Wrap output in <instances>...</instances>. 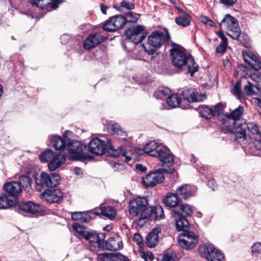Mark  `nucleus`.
<instances>
[{
	"instance_id": "nucleus-1",
	"label": "nucleus",
	"mask_w": 261,
	"mask_h": 261,
	"mask_svg": "<svg viewBox=\"0 0 261 261\" xmlns=\"http://www.w3.org/2000/svg\"><path fill=\"white\" fill-rule=\"evenodd\" d=\"M248 129L249 142L245 147V150L248 153L257 155L258 151L261 150V132L259 130L257 124L253 122L246 123L245 121L238 123L234 129L236 140L242 139L243 141L247 139L246 129Z\"/></svg>"
},
{
	"instance_id": "nucleus-2",
	"label": "nucleus",
	"mask_w": 261,
	"mask_h": 261,
	"mask_svg": "<svg viewBox=\"0 0 261 261\" xmlns=\"http://www.w3.org/2000/svg\"><path fill=\"white\" fill-rule=\"evenodd\" d=\"M170 54L172 57V62L174 66L181 68L184 67L188 69V73L191 76L197 70L198 66L195 64L193 58L190 55H187L182 48L175 45L170 49Z\"/></svg>"
},
{
	"instance_id": "nucleus-3",
	"label": "nucleus",
	"mask_w": 261,
	"mask_h": 261,
	"mask_svg": "<svg viewBox=\"0 0 261 261\" xmlns=\"http://www.w3.org/2000/svg\"><path fill=\"white\" fill-rule=\"evenodd\" d=\"M129 213L139 220L148 219L152 215L151 207L148 206L147 199L144 197H137L129 202Z\"/></svg>"
},
{
	"instance_id": "nucleus-4",
	"label": "nucleus",
	"mask_w": 261,
	"mask_h": 261,
	"mask_svg": "<svg viewBox=\"0 0 261 261\" xmlns=\"http://www.w3.org/2000/svg\"><path fill=\"white\" fill-rule=\"evenodd\" d=\"M170 39V36L167 30L155 31L148 36L147 43L143 44V47L146 53L149 55H153L156 48L168 42Z\"/></svg>"
},
{
	"instance_id": "nucleus-5",
	"label": "nucleus",
	"mask_w": 261,
	"mask_h": 261,
	"mask_svg": "<svg viewBox=\"0 0 261 261\" xmlns=\"http://www.w3.org/2000/svg\"><path fill=\"white\" fill-rule=\"evenodd\" d=\"M221 29L225 30L227 34L234 39L240 36V29L237 20L229 14L225 15L220 23Z\"/></svg>"
},
{
	"instance_id": "nucleus-6",
	"label": "nucleus",
	"mask_w": 261,
	"mask_h": 261,
	"mask_svg": "<svg viewBox=\"0 0 261 261\" xmlns=\"http://www.w3.org/2000/svg\"><path fill=\"white\" fill-rule=\"evenodd\" d=\"M60 179V177L57 173L42 172L36 179V188L38 191H41L44 187H54L59 184Z\"/></svg>"
},
{
	"instance_id": "nucleus-7",
	"label": "nucleus",
	"mask_w": 261,
	"mask_h": 261,
	"mask_svg": "<svg viewBox=\"0 0 261 261\" xmlns=\"http://www.w3.org/2000/svg\"><path fill=\"white\" fill-rule=\"evenodd\" d=\"M173 169H169V171L165 169H160L154 172H151L145 176L142 177V182L147 187H153L159 183L162 182L164 179V172L172 173Z\"/></svg>"
},
{
	"instance_id": "nucleus-8",
	"label": "nucleus",
	"mask_w": 261,
	"mask_h": 261,
	"mask_svg": "<svg viewBox=\"0 0 261 261\" xmlns=\"http://www.w3.org/2000/svg\"><path fill=\"white\" fill-rule=\"evenodd\" d=\"M198 242V237L192 231H184L179 235L178 238L179 246L186 249L194 248Z\"/></svg>"
},
{
	"instance_id": "nucleus-9",
	"label": "nucleus",
	"mask_w": 261,
	"mask_h": 261,
	"mask_svg": "<svg viewBox=\"0 0 261 261\" xmlns=\"http://www.w3.org/2000/svg\"><path fill=\"white\" fill-rule=\"evenodd\" d=\"M126 38L134 43H139L145 37L143 26L137 25L128 29L125 31Z\"/></svg>"
},
{
	"instance_id": "nucleus-10",
	"label": "nucleus",
	"mask_w": 261,
	"mask_h": 261,
	"mask_svg": "<svg viewBox=\"0 0 261 261\" xmlns=\"http://www.w3.org/2000/svg\"><path fill=\"white\" fill-rule=\"evenodd\" d=\"M110 147V143L107 144L105 141L98 138L93 139L88 144L89 151L94 154L101 155Z\"/></svg>"
},
{
	"instance_id": "nucleus-11",
	"label": "nucleus",
	"mask_w": 261,
	"mask_h": 261,
	"mask_svg": "<svg viewBox=\"0 0 261 261\" xmlns=\"http://www.w3.org/2000/svg\"><path fill=\"white\" fill-rule=\"evenodd\" d=\"M125 24L124 18L122 15H117L111 17L103 25V30L109 32H114L122 28Z\"/></svg>"
},
{
	"instance_id": "nucleus-12",
	"label": "nucleus",
	"mask_w": 261,
	"mask_h": 261,
	"mask_svg": "<svg viewBox=\"0 0 261 261\" xmlns=\"http://www.w3.org/2000/svg\"><path fill=\"white\" fill-rule=\"evenodd\" d=\"M68 158L69 160L76 161L83 156V146L77 141H72L67 145Z\"/></svg>"
},
{
	"instance_id": "nucleus-13",
	"label": "nucleus",
	"mask_w": 261,
	"mask_h": 261,
	"mask_svg": "<svg viewBox=\"0 0 261 261\" xmlns=\"http://www.w3.org/2000/svg\"><path fill=\"white\" fill-rule=\"evenodd\" d=\"M244 111V107L240 106L239 107L234 110L229 114L226 116V121H230V123L232 124L230 127H231L234 132L237 125L238 123L243 122V120H240Z\"/></svg>"
},
{
	"instance_id": "nucleus-14",
	"label": "nucleus",
	"mask_w": 261,
	"mask_h": 261,
	"mask_svg": "<svg viewBox=\"0 0 261 261\" xmlns=\"http://www.w3.org/2000/svg\"><path fill=\"white\" fill-rule=\"evenodd\" d=\"M30 3L42 10L50 11L58 7L62 0H30Z\"/></svg>"
},
{
	"instance_id": "nucleus-15",
	"label": "nucleus",
	"mask_w": 261,
	"mask_h": 261,
	"mask_svg": "<svg viewBox=\"0 0 261 261\" xmlns=\"http://www.w3.org/2000/svg\"><path fill=\"white\" fill-rule=\"evenodd\" d=\"M63 197V194L59 189L47 190L41 194V198L48 203H55L60 201Z\"/></svg>"
},
{
	"instance_id": "nucleus-16",
	"label": "nucleus",
	"mask_w": 261,
	"mask_h": 261,
	"mask_svg": "<svg viewBox=\"0 0 261 261\" xmlns=\"http://www.w3.org/2000/svg\"><path fill=\"white\" fill-rule=\"evenodd\" d=\"M154 157H158L161 162L164 164H167L168 165L173 164L174 162L173 155L167 147L162 145V147L158 149Z\"/></svg>"
},
{
	"instance_id": "nucleus-17",
	"label": "nucleus",
	"mask_w": 261,
	"mask_h": 261,
	"mask_svg": "<svg viewBox=\"0 0 261 261\" xmlns=\"http://www.w3.org/2000/svg\"><path fill=\"white\" fill-rule=\"evenodd\" d=\"M172 215L175 221L176 229L178 231H182V232L186 231H189V224L185 217L179 212L174 210L172 211Z\"/></svg>"
},
{
	"instance_id": "nucleus-18",
	"label": "nucleus",
	"mask_w": 261,
	"mask_h": 261,
	"mask_svg": "<svg viewBox=\"0 0 261 261\" xmlns=\"http://www.w3.org/2000/svg\"><path fill=\"white\" fill-rule=\"evenodd\" d=\"M243 59L245 62L255 70L261 69V62L258 58L251 51H245L243 52Z\"/></svg>"
},
{
	"instance_id": "nucleus-19",
	"label": "nucleus",
	"mask_w": 261,
	"mask_h": 261,
	"mask_svg": "<svg viewBox=\"0 0 261 261\" xmlns=\"http://www.w3.org/2000/svg\"><path fill=\"white\" fill-rule=\"evenodd\" d=\"M4 189L9 194V196L14 197L15 200L22 191L21 185L18 181H11L5 184Z\"/></svg>"
},
{
	"instance_id": "nucleus-20",
	"label": "nucleus",
	"mask_w": 261,
	"mask_h": 261,
	"mask_svg": "<svg viewBox=\"0 0 261 261\" xmlns=\"http://www.w3.org/2000/svg\"><path fill=\"white\" fill-rule=\"evenodd\" d=\"M103 237L104 236L103 233L97 234L93 232L89 231L84 239L88 241L91 247L96 248L100 247L101 243L102 242L101 238Z\"/></svg>"
},
{
	"instance_id": "nucleus-21",
	"label": "nucleus",
	"mask_w": 261,
	"mask_h": 261,
	"mask_svg": "<svg viewBox=\"0 0 261 261\" xmlns=\"http://www.w3.org/2000/svg\"><path fill=\"white\" fill-rule=\"evenodd\" d=\"M66 155L62 153L55 154L51 162L48 164V169L50 171H55L65 163Z\"/></svg>"
},
{
	"instance_id": "nucleus-22",
	"label": "nucleus",
	"mask_w": 261,
	"mask_h": 261,
	"mask_svg": "<svg viewBox=\"0 0 261 261\" xmlns=\"http://www.w3.org/2000/svg\"><path fill=\"white\" fill-rule=\"evenodd\" d=\"M161 232V228L156 227L149 233L146 238V245L149 248H153L156 246L159 241V234Z\"/></svg>"
},
{
	"instance_id": "nucleus-23",
	"label": "nucleus",
	"mask_w": 261,
	"mask_h": 261,
	"mask_svg": "<svg viewBox=\"0 0 261 261\" xmlns=\"http://www.w3.org/2000/svg\"><path fill=\"white\" fill-rule=\"evenodd\" d=\"M103 40V37L99 34H91L85 40L84 46L85 48L90 49L96 47Z\"/></svg>"
},
{
	"instance_id": "nucleus-24",
	"label": "nucleus",
	"mask_w": 261,
	"mask_h": 261,
	"mask_svg": "<svg viewBox=\"0 0 261 261\" xmlns=\"http://www.w3.org/2000/svg\"><path fill=\"white\" fill-rule=\"evenodd\" d=\"M105 247L107 250L111 251L121 249L123 247L122 239L119 236L115 235L108 240L106 242Z\"/></svg>"
},
{
	"instance_id": "nucleus-25",
	"label": "nucleus",
	"mask_w": 261,
	"mask_h": 261,
	"mask_svg": "<svg viewBox=\"0 0 261 261\" xmlns=\"http://www.w3.org/2000/svg\"><path fill=\"white\" fill-rule=\"evenodd\" d=\"M18 207L21 212L30 214H36L41 210V206L31 201L21 202L19 204Z\"/></svg>"
},
{
	"instance_id": "nucleus-26",
	"label": "nucleus",
	"mask_w": 261,
	"mask_h": 261,
	"mask_svg": "<svg viewBox=\"0 0 261 261\" xmlns=\"http://www.w3.org/2000/svg\"><path fill=\"white\" fill-rule=\"evenodd\" d=\"M215 247L212 244L206 243L199 246L198 251L200 255L206 259H211L212 261H218L211 258V255L213 253Z\"/></svg>"
},
{
	"instance_id": "nucleus-27",
	"label": "nucleus",
	"mask_w": 261,
	"mask_h": 261,
	"mask_svg": "<svg viewBox=\"0 0 261 261\" xmlns=\"http://www.w3.org/2000/svg\"><path fill=\"white\" fill-rule=\"evenodd\" d=\"M98 258L101 261H129L127 257L120 253L100 254Z\"/></svg>"
},
{
	"instance_id": "nucleus-28",
	"label": "nucleus",
	"mask_w": 261,
	"mask_h": 261,
	"mask_svg": "<svg viewBox=\"0 0 261 261\" xmlns=\"http://www.w3.org/2000/svg\"><path fill=\"white\" fill-rule=\"evenodd\" d=\"M15 198L6 194L0 195V209H6L15 205Z\"/></svg>"
},
{
	"instance_id": "nucleus-29",
	"label": "nucleus",
	"mask_w": 261,
	"mask_h": 261,
	"mask_svg": "<svg viewBox=\"0 0 261 261\" xmlns=\"http://www.w3.org/2000/svg\"><path fill=\"white\" fill-rule=\"evenodd\" d=\"M176 194L181 198L187 199L193 195L191 187L188 185H182L176 191Z\"/></svg>"
},
{
	"instance_id": "nucleus-30",
	"label": "nucleus",
	"mask_w": 261,
	"mask_h": 261,
	"mask_svg": "<svg viewBox=\"0 0 261 261\" xmlns=\"http://www.w3.org/2000/svg\"><path fill=\"white\" fill-rule=\"evenodd\" d=\"M100 212H94V213L98 215L101 214L110 220H113L115 217L116 211L112 206H100Z\"/></svg>"
},
{
	"instance_id": "nucleus-31",
	"label": "nucleus",
	"mask_w": 261,
	"mask_h": 261,
	"mask_svg": "<svg viewBox=\"0 0 261 261\" xmlns=\"http://www.w3.org/2000/svg\"><path fill=\"white\" fill-rule=\"evenodd\" d=\"M162 145L161 144H159L154 141H151L145 145V153L154 157L155 153L158 152V149H160Z\"/></svg>"
},
{
	"instance_id": "nucleus-32",
	"label": "nucleus",
	"mask_w": 261,
	"mask_h": 261,
	"mask_svg": "<svg viewBox=\"0 0 261 261\" xmlns=\"http://www.w3.org/2000/svg\"><path fill=\"white\" fill-rule=\"evenodd\" d=\"M244 91L249 96L258 95L261 96V89L255 86L250 82H248V84L244 87Z\"/></svg>"
},
{
	"instance_id": "nucleus-33",
	"label": "nucleus",
	"mask_w": 261,
	"mask_h": 261,
	"mask_svg": "<svg viewBox=\"0 0 261 261\" xmlns=\"http://www.w3.org/2000/svg\"><path fill=\"white\" fill-rule=\"evenodd\" d=\"M177 196L176 193H169L164 199V203L168 206H176L179 201Z\"/></svg>"
},
{
	"instance_id": "nucleus-34",
	"label": "nucleus",
	"mask_w": 261,
	"mask_h": 261,
	"mask_svg": "<svg viewBox=\"0 0 261 261\" xmlns=\"http://www.w3.org/2000/svg\"><path fill=\"white\" fill-rule=\"evenodd\" d=\"M50 142L52 146L56 150H62L65 148L64 140L59 136L50 137Z\"/></svg>"
},
{
	"instance_id": "nucleus-35",
	"label": "nucleus",
	"mask_w": 261,
	"mask_h": 261,
	"mask_svg": "<svg viewBox=\"0 0 261 261\" xmlns=\"http://www.w3.org/2000/svg\"><path fill=\"white\" fill-rule=\"evenodd\" d=\"M197 91L194 89L185 90L182 92L183 98L190 102L197 101Z\"/></svg>"
},
{
	"instance_id": "nucleus-36",
	"label": "nucleus",
	"mask_w": 261,
	"mask_h": 261,
	"mask_svg": "<svg viewBox=\"0 0 261 261\" xmlns=\"http://www.w3.org/2000/svg\"><path fill=\"white\" fill-rule=\"evenodd\" d=\"M181 102L180 96L177 94H171L167 98V102L171 108H176Z\"/></svg>"
},
{
	"instance_id": "nucleus-37",
	"label": "nucleus",
	"mask_w": 261,
	"mask_h": 261,
	"mask_svg": "<svg viewBox=\"0 0 261 261\" xmlns=\"http://www.w3.org/2000/svg\"><path fill=\"white\" fill-rule=\"evenodd\" d=\"M18 182L21 185V189H24V190L29 191L31 189V185L32 182V179L29 176H21L19 178Z\"/></svg>"
},
{
	"instance_id": "nucleus-38",
	"label": "nucleus",
	"mask_w": 261,
	"mask_h": 261,
	"mask_svg": "<svg viewBox=\"0 0 261 261\" xmlns=\"http://www.w3.org/2000/svg\"><path fill=\"white\" fill-rule=\"evenodd\" d=\"M125 24L127 23H135L137 22L140 15L133 12H129L123 15Z\"/></svg>"
},
{
	"instance_id": "nucleus-39",
	"label": "nucleus",
	"mask_w": 261,
	"mask_h": 261,
	"mask_svg": "<svg viewBox=\"0 0 261 261\" xmlns=\"http://www.w3.org/2000/svg\"><path fill=\"white\" fill-rule=\"evenodd\" d=\"M175 22L178 25L183 27L188 26L190 23V16L188 14L178 16L176 17Z\"/></svg>"
},
{
	"instance_id": "nucleus-40",
	"label": "nucleus",
	"mask_w": 261,
	"mask_h": 261,
	"mask_svg": "<svg viewBox=\"0 0 261 261\" xmlns=\"http://www.w3.org/2000/svg\"><path fill=\"white\" fill-rule=\"evenodd\" d=\"M54 154L51 150L47 149L44 152L40 154V160L42 163L48 162L49 163L51 162Z\"/></svg>"
},
{
	"instance_id": "nucleus-41",
	"label": "nucleus",
	"mask_w": 261,
	"mask_h": 261,
	"mask_svg": "<svg viewBox=\"0 0 261 261\" xmlns=\"http://www.w3.org/2000/svg\"><path fill=\"white\" fill-rule=\"evenodd\" d=\"M72 228L79 235L83 237L84 238H85L89 232V231H88L84 226L81 225L77 223H74L73 224Z\"/></svg>"
},
{
	"instance_id": "nucleus-42",
	"label": "nucleus",
	"mask_w": 261,
	"mask_h": 261,
	"mask_svg": "<svg viewBox=\"0 0 261 261\" xmlns=\"http://www.w3.org/2000/svg\"><path fill=\"white\" fill-rule=\"evenodd\" d=\"M179 209L182 213L181 215L185 217L191 216L193 214L192 207L188 204H180L179 206Z\"/></svg>"
},
{
	"instance_id": "nucleus-43",
	"label": "nucleus",
	"mask_w": 261,
	"mask_h": 261,
	"mask_svg": "<svg viewBox=\"0 0 261 261\" xmlns=\"http://www.w3.org/2000/svg\"><path fill=\"white\" fill-rule=\"evenodd\" d=\"M200 115L206 119H210L213 116V110L207 106H202L199 108Z\"/></svg>"
},
{
	"instance_id": "nucleus-44",
	"label": "nucleus",
	"mask_w": 261,
	"mask_h": 261,
	"mask_svg": "<svg viewBox=\"0 0 261 261\" xmlns=\"http://www.w3.org/2000/svg\"><path fill=\"white\" fill-rule=\"evenodd\" d=\"M170 93V90L168 88L162 87L155 91L154 95L156 98L162 99L168 95Z\"/></svg>"
},
{
	"instance_id": "nucleus-45",
	"label": "nucleus",
	"mask_w": 261,
	"mask_h": 261,
	"mask_svg": "<svg viewBox=\"0 0 261 261\" xmlns=\"http://www.w3.org/2000/svg\"><path fill=\"white\" fill-rule=\"evenodd\" d=\"M112 130L114 134L120 136L122 139H124L126 136V133L117 123L112 125Z\"/></svg>"
},
{
	"instance_id": "nucleus-46",
	"label": "nucleus",
	"mask_w": 261,
	"mask_h": 261,
	"mask_svg": "<svg viewBox=\"0 0 261 261\" xmlns=\"http://www.w3.org/2000/svg\"><path fill=\"white\" fill-rule=\"evenodd\" d=\"M152 210V214H154L156 219H161L164 217V211L162 207L160 205H157L151 207Z\"/></svg>"
},
{
	"instance_id": "nucleus-47",
	"label": "nucleus",
	"mask_w": 261,
	"mask_h": 261,
	"mask_svg": "<svg viewBox=\"0 0 261 261\" xmlns=\"http://www.w3.org/2000/svg\"><path fill=\"white\" fill-rule=\"evenodd\" d=\"M231 93L236 95L239 99H241L243 97V93L241 90V83L238 82L234 86L231 90Z\"/></svg>"
},
{
	"instance_id": "nucleus-48",
	"label": "nucleus",
	"mask_w": 261,
	"mask_h": 261,
	"mask_svg": "<svg viewBox=\"0 0 261 261\" xmlns=\"http://www.w3.org/2000/svg\"><path fill=\"white\" fill-rule=\"evenodd\" d=\"M213 253L211 255V257L212 258L218 260V261H223L224 259V256L222 252L217 249L216 248L214 249V251L213 252ZM208 261H212L211 259H207Z\"/></svg>"
},
{
	"instance_id": "nucleus-49",
	"label": "nucleus",
	"mask_w": 261,
	"mask_h": 261,
	"mask_svg": "<svg viewBox=\"0 0 261 261\" xmlns=\"http://www.w3.org/2000/svg\"><path fill=\"white\" fill-rule=\"evenodd\" d=\"M135 7V4L131 2H128L125 0H122L121 2L120 7L118 10L121 11L122 8H125L127 10H133Z\"/></svg>"
},
{
	"instance_id": "nucleus-50",
	"label": "nucleus",
	"mask_w": 261,
	"mask_h": 261,
	"mask_svg": "<svg viewBox=\"0 0 261 261\" xmlns=\"http://www.w3.org/2000/svg\"><path fill=\"white\" fill-rule=\"evenodd\" d=\"M223 112V106L221 103H218L214 107L213 110V116H221Z\"/></svg>"
},
{
	"instance_id": "nucleus-51",
	"label": "nucleus",
	"mask_w": 261,
	"mask_h": 261,
	"mask_svg": "<svg viewBox=\"0 0 261 261\" xmlns=\"http://www.w3.org/2000/svg\"><path fill=\"white\" fill-rule=\"evenodd\" d=\"M227 45V42L221 41L216 48V52L218 54H223L226 50Z\"/></svg>"
},
{
	"instance_id": "nucleus-52",
	"label": "nucleus",
	"mask_w": 261,
	"mask_h": 261,
	"mask_svg": "<svg viewBox=\"0 0 261 261\" xmlns=\"http://www.w3.org/2000/svg\"><path fill=\"white\" fill-rule=\"evenodd\" d=\"M252 252L254 255L261 254V243L257 242L252 247Z\"/></svg>"
},
{
	"instance_id": "nucleus-53",
	"label": "nucleus",
	"mask_w": 261,
	"mask_h": 261,
	"mask_svg": "<svg viewBox=\"0 0 261 261\" xmlns=\"http://www.w3.org/2000/svg\"><path fill=\"white\" fill-rule=\"evenodd\" d=\"M250 79L256 83L261 82V74L257 73H253L249 75Z\"/></svg>"
},
{
	"instance_id": "nucleus-54",
	"label": "nucleus",
	"mask_w": 261,
	"mask_h": 261,
	"mask_svg": "<svg viewBox=\"0 0 261 261\" xmlns=\"http://www.w3.org/2000/svg\"><path fill=\"white\" fill-rule=\"evenodd\" d=\"M219 3L226 7H231L236 3L237 0H219Z\"/></svg>"
},
{
	"instance_id": "nucleus-55",
	"label": "nucleus",
	"mask_w": 261,
	"mask_h": 261,
	"mask_svg": "<svg viewBox=\"0 0 261 261\" xmlns=\"http://www.w3.org/2000/svg\"><path fill=\"white\" fill-rule=\"evenodd\" d=\"M83 214V213L82 212H74L71 214V218L74 220L81 221Z\"/></svg>"
},
{
	"instance_id": "nucleus-56",
	"label": "nucleus",
	"mask_w": 261,
	"mask_h": 261,
	"mask_svg": "<svg viewBox=\"0 0 261 261\" xmlns=\"http://www.w3.org/2000/svg\"><path fill=\"white\" fill-rule=\"evenodd\" d=\"M162 261H176L174 256L169 253L165 254Z\"/></svg>"
},
{
	"instance_id": "nucleus-57",
	"label": "nucleus",
	"mask_w": 261,
	"mask_h": 261,
	"mask_svg": "<svg viewBox=\"0 0 261 261\" xmlns=\"http://www.w3.org/2000/svg\"><path fill=\"white\" fill-rule=\"evenodd\" d=\"M134 241L138 244H140L143 242V239L139 233H136L134 236Z\"/></svg>"
},
{
	"instance_id": "nucleus-58",
	"label": "nucleus",
	"mask_w": 261,
	"mask_h": 261,
	"mask_svg": "<svg viewBox=\"0 0 261 261\" xmlns=\"http://www.w3.org/2000/svg\"><path fill=\"white\" fill-rule=\"evenodd\" d=\"M144 153H145L144 148V149L137 148V149H135V150L133 153V155L134 156L135 158H136V154L139 156V155H142L144 154Z\"/></svg>"
},
{
	"instance_id": "nucleus-59",
	"label": "nucleus",
	"mask_w": 261,
	"mask_h": 261,
	"mask_svg": "<svg viewBox=\"0 0 261 261\" xmlns=\"http://www.w3.org/2000/svg\"><path fill=\"white\" fill-rule=\"evenodd\" d=\"M120 155H121L122 156H125V160L126 162H128L130 161L132 158L129 156L126 155V151H125L123 148H121V150L120 151Z\"/></svg>"
},
{
	"instance_id": "nucleus-60",
	"label": "nucleus",
	"mask_w": 261,
	"mask_h": 261,
	"mask_svg": "<svg viewBox=\"0 0 261 261\" xmlns=\"http://www.w3.org/2000/svg\"><path fill=\"white\" fill-rule=\"evenodd\" d=\"M91 219V216L88 215L85 213L83 214V218L81 220V222L87 223L89 222Z\"/></svg>"
},
{
	"instance_id": "nucleus-61",
	"label": "nucleus",
	"mask_w": 261,
	"mask_h": 261,
	"mask_svg": "<svg viewBox=\"0 0 261 261\" xmlns=\"http://www.w3.org/2000/svg\"><path fill=\"white\" fill-rule=\"evenodd\" d=\"M137 170L144 172L146 170V168L142 164H137L135 166Z\"/></svg>"
},
{
	"instance_id": "nucleus-62",
	"label": "nucleus",
	"mask_w": 261,
	"mask_h": 261,
	"mask_svg": "<svg viewBox=\"0 0 261 261\" xmlns=\"http://www.w3.org/2000/svg\"><path fill=\"white\" fill-rule=\"evenodd\" d=\"M223 64L226 69H230L231 67V63L228 59H226L223 61Z\"/></svg>"
},
{
	"instance_id": "nucleus-63",
	"label": "nucleus",
	"mask_w": 261,
	"mask_h": 261,
	"mask_svg": "<svg viewBox=\"0 0 261 261\" xmlns=\"http://www.w3.org/2000/svg\"><path fill=\"white\" fill-rule=\"evenodd\" d=\"M206 95L204 93L201 94L198 96H197V101H203L204 99H206Z\"/></svg>"
},
{
	"instance_id": "nucleus-64",
	"label": "nucleus",
	"mask_w": 261,
	"mask_h": 261,
	"mask_svg": "<svg viewBox=\"0 0 261 261\" xmlns=\"http://www.w3.org/2000/svg\"><path fill=\"white\" fill-rule=\"evenodd\" d=\"M218 35L221 39L222 41L227 42V39L226 37L225 36V35L222 32H219L218 33Z\"/></svg>"
}]
</instances>
